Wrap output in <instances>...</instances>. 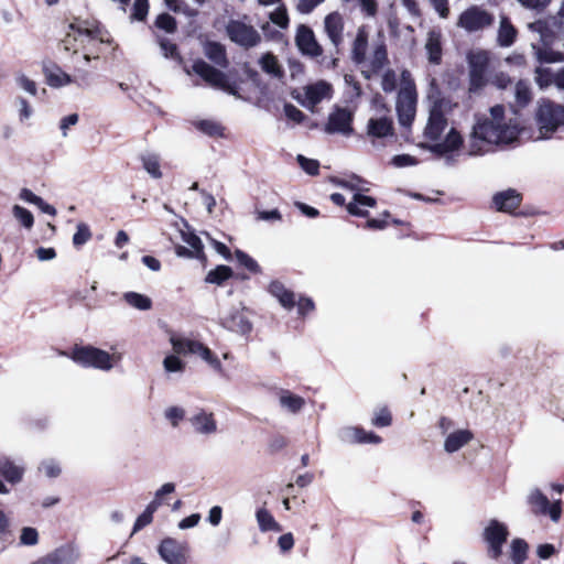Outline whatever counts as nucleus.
Returning <instances> with one entry per match:
<instances>
[{"label": "nucleus", "mask_w": 564, "mask_h": 564, "mask_svg": "<svg viewBox=\"0 0 564 564\" xmlns=\"http://www.w3.org/2000/svg\"><path fill=\"white\" fill-rule=\"evenodd\" d=\"M17 85L23 89L24 91L29 93L32 96H35L37 93V86L36 83L32 79H30L24 74H20L15 77Z\"/></svg>", "instance_id": "nucleus-60"}, {"label": "nucleus", "mask_w": 564, "mask_h": 564, "mask_svg": "<svg viewBox=\"0 0 564 564\" xmlns=\"http://www.w3.org/2000/svg\"><path fill=\"white\" fill-rule=\"evenodd\" d=\"M170 341L173 346V350L178 355L193 354L194 345L197 344L196 340L176 337V336H172Z\"/></svg>", "instance_id": "nucleus-47"}, {"label": "nucleus", "mask_w": 564, "mask_h": 564, "mask_svg": "<svg viewBox=\"0 0 564 564\" xmlns=\"http://www.w3.org/2000/svg\"><path fill=\"white\" fill-rule=\"evenodd\" d=\"M490 57L487 51L476 50L467 54L470 91H477L486 85V73Z\"/></svg>", "instance_id": "nucleus-8"}, {"label": "nucleus", "mask_w": 564, "mask_h": 564, "mask_svg": "<svg viewBox=\"0 0 564 564\" xmlns=\"http://www.w3.org/2000/svg\"><path fill=\"white\" fill-rule=\"evenodd\" d=\"M529 28L538 33L539 42L532 43V50L536 59L541 63H561L564 62V54L552 50L553 34L550 32L544 21H535Z\"/></svg>", "instance_id": "nucleus-6"}, {"label": "nucleus", "mask_w": 564, "mask_h": 564, "mask_svg": "<svg viewBox=\"0 0 564 564\" xmlns=\"http://www.w3.org/2000/svg\"><path fill=\"white\" fill-rule=\"evenodd\" d=\"M235 254H236L237 261L241 265H243L246 269H248L251 272H258L259 271L258 263L251 257H249L247 253H245L241 250H237Z\"/></svg>", "instance_id": "nucleus-64"}, {"label": "nucleus", "mask_w": 564, "mask_h": 564, "mask_svg": "<svg viewBox=\"0 0 564 564\" xmlns=\"http://www.w3.org/2000/svg\"><path fill=\"white\" fill-rule=\"evenodd\" d=\"M474 438L471 431L467 429L455 430L448 433L444 441V451L448 454L458 452Z\"/></svg>", "instance_id": "nucleus-23"}, {"label": "nucleus", "mask_w": 564, "mask_h": 564, "mask_svg": "<svg viewBox=\"0 0 564 564\" xmlns=\"http://www.w3.org/2000/svg\"><path fill=\"white\" fill-rule=\"evenodd\" d=\"M12 215L25 229L30 230L33 227L34 217L26 208L20 205H13Z\"/></svg>", "instance_id": "nucleus-46"}, {"label": "nucleus", "mask_w": 564, "mask_h": 564, "mask_svg": "<svg viewBox=\"0 0 564 564\" xmlns=\"http://www.w3.org/2000/svg\"><path fill=\"white\" fill-rule=\"evenodd\" d=\"M39 469L50 478H55L61 474V467L54 459H45L41 463Z\"/></svg>", "instance_id": "nucleus-58"}, {"label": "nucleus", "mask_w": 564, "mask_h": 564, "mask_svg": "<svg viewBox=\"0 0 564 564\" xmlns=\"http://www.w3.org/2000/svg\"><path fill=\"white\" fill-rule=\"evenodd\" d=\"M226 31L232 42L246 48L256 46L261 40L259 32L252 25L240 20H230Z\"/></svg>", "instance_id": "nucleus-12"}, {"label": "nucleus", "mask_w": 564, "mask_h": 564, "mask_svg": "<svg viewBox=\"0 0 564 564\" xmlns=\"http://www.w3.org/2000/svg\"><path fill=\"white\" fill-rule=\"evenodd\" d=\"M155 25L167 33H174L176 30V21L169 13L160 14L155 20Z\"/></svg>", "instance_id": "nucleus-56"}, {"label": "nucleus", "mask_w": 564, "mask_h": 564, "mask_svg": "<svg viewBox=\"0 0 564 564\" xmlns=\"http://www.w3.org/2000/svg\"><path fill=\"white\" fill-rule=\"evenodd\" d=\"M449 102L445 99L437 98L432 101L429 111V118L423 131L424 139L429 142L423 148L431 152L446 155L460 149L463 138L455 128H448L445 110Z\"/></svg>", "instance_id": "nucleus-2"}, {"label": "nucleus", "mask_w": 564, "mask_h": 564, "mask_svg": "<svg viewBox=\"0 0 564 564\" xmlns=\"http://www.w3.org/2000/svg\"><path fill=\"white\" fill-rule=\"evenodd\" d=\"M514 96L518 105L524 107L531 100L529 84L524 80H519L514 87Z\"/></svg>", "instance_id": "nucleus-50"}, {"label": "nucleus", "mask_w": 564, "mask_h": 564, "mask_svg": "<svg viewBox=\"0 0 564 564\" xmlns=\"http://www.w3.org/2000/svg\"><path fill=\"white\" fill-rule=\"evenodd\" d=\"M555 73L547 67H538L535 69V83L541 89L555 85Z\"/></svg>", "instance_id": "nucleus-45"}, {"label": "nucleus", "mask_w": 564, "mask_h": 564, "mask_svg": "<svg viewBox=\"0 0 564 564\" xmlns=\"http://www.w3.org/2000/svg\"><path fill=\"white\" fill-rule=\"evenodd\" d=\"M158 41L164 57L181 61L177 46L174 43L166 37H159Z\"/></svg>", "instance_id": "nucleus-53"}, {"label": "nucleus", "mask_w": 564, "mask_h": 564, "mask_svg": "<svg viewBox=\"0 0 564 564\" xmlns=\"http://www.w3.org/2000/svg\"><path fill=\"white\" fill-rule=\"evenodd\" d=\"M72 359L84 367L109 371L121 361L122 355L120 352L109 354L93 346H84L73 350Z\"/></svg>", "instance_id": "nucleus-5"}, {"label": "nucleus", "mask_w": 564, "mask_h": 564, "mask_svg": "<svg viewBox=\"0 0 564 564\" xmlns=\"http://www.w3.org/2000/svg\"><path fill=\"white\" fill-rule=\"evenodd\" d=\"M270 20L278 26L285 29L289 25V15L286 8L281 6L270 13Z\"/></svg>", "instance_id": "nucleus-57"}, {"label": "nucleus", "mask_w": 564, "mask_h": 564, "mask_svg": "<svg viewBox=\"0 0 564 564\" xmlns=\"http://www.w3.org/2000/svg\"><path fill=\"white\" fill-rule=\"evenodd\" d=\"M91 239V231L87 224L78 223L76 226V232L73 236V245L75 247H82Z\"/></svg>", "instance_id": "nucleus-51"}, {"label": "nucleus", "mask_w": 564, "mask_h": 564, "mask_svg": "<svg viewBox=\"0 0 564 564\" xmlns=\"http://www.w3.org/2000/svg\"><path fill=\"white\" fill-rule=\"evenodd\" d=\"M332 87L326 82H317L304 88V98L301 100L303 107L313 110L322 100L330 98Z\"/></svg>", "instance_id": "nucleus-17"}, {"label": "nucleus", "mask_w": 564, "mask_h": 564, "mask_svg": "<svg viewBox=\"0 0 564 564\" xmlns=\"http://www.w3.org/2000/svg\"><path fill=\"white\" fill-rule=\"evenodd\" d=\"M344 17L339 12L335 11L325 17L324 31L330 43L337 50L344 42Z\"/></svg>", "instance_id": "nucleus-16"}, {"label": "nucleus", "mask_w": 564, "mask_h": 564, "mask_svg": "<svg viewBox=\"0 0 564 564\" xmlns=\"http://www.w3.org/2000/svg\"><path fill=\"white\" fill-rule=\"evenodd\" d=\"M256 519L261 532H281L282 527L278 523L274 517L265 508H260L256 512Z\"/></svg>", "instance_id": "nucleus-35"}, {"label": "nucleus", "mask_w": 564, "mask_h": 564, "mask_svg": "<svg viewBox=\"0 0 564 564\" xmlns=\"http://www.w3.org/2000/svg\"><path fill=\"white\" fill-rule=\"evenodd\" d=\"M165 419L172 424V426H178L180 422L185 417V410L181 406H170L164 412Z\"/></svg>", "instance_id": "nucleus-55"}, {"label": "nucleus", "mask_w": 564, "mask_h": 564, "mask_svg": "<svg viewBox=\"0 0 564 564\" xmlns=\"http://www.w3.org/2000/svg\"><path fill=\"white\" fill-rule=\"evenodd\" d=\"M196 129L208 137H220L223 135V127L213 120H200L195 122Z\"/></svg>", "instance_id": "nucleus-49"}, {"label": "nucleus", "mask_w": 564, "mask_h": 564, "mask_svg": "<svg viewBox=\"0 0 564 564\" xmlns=\"http://www.w3.org/2000/svg\"><path fill=\"white\" fill-rule=\"evenodd\" d=\"M269 292L274 297H276L280 304L286 310H291L294 307V293L285 289V286L281 282L273 281L269 286Z\"/></svg>", "instance_id": "nucleus-33"}, {"label": "nucleus", "mask_w": 564, "mask_h": 564, "mask_svg": "<svg viewBox=\"0 0 564 564\" xmlns=\"http://www.w3.org/2000/svg\"><path fill=\"white\" fill-rule=\"evenodd\" d=\"M123 300L127 304L140 311H148L152 306V301L150 297L137 292L124 293Z\"/></svg>", "instance_id": "nucleus-42"}, {"label": "nucleus", "mask_w": 564, "mask_h": 564, "mask_svg": "<svg viewBox=\"0 0 564 564\" xmlns=\"http://www.w3.org/2000/svg\"><path fill=\"white\" fill-rule=\"evenodd\" d=\"M295 42L299 50L305 55L317 57L323 54V48L316 41L314 32L304 24L297 28Z\"/></svg>", "instance_id": "nucleus-15"}, {"label": "nucleus", "mask_w": 564, "mask_h": 564, "mask_svg": "<svg viewBox=\"0 0 564 564\" xmlns=\"http://www.w3.org/2000/svg\"><path fill=\"white\" fill-rule=\"evenodd\" d=\"M0 474L8 482L18 484L23 478L24 467L8 457H3L0 458Z\"/></svg>", "instance_id": "nucleus-29"}, {"label": "nucleus", "mask_w": 564, "mask_h": 564, "mask_svg": "<svg viewBox=\"0 0 564 564\" xmlns=\"http://www.w3.org/2000/svg\"><path fill=\"white\" fill-rule=\"evenodd\" d=\"M69 32L66 34L63 40L64 48L66 51L74 50L76 52L77 47L75 42L80 41L83 43L85 39L94 40L101 37V30L99 23L96 20H83L76 19L73 23L69 24Z\"/></svg>", "instance_id": "nucleus-7"}, {"label": "nucleus", "mask_w": 564, "mask_h": 564, "mask_svg": "<svg viewBox=\"0 0 564 564\" xmlns=\"http://www.w3.org/2000/svg\"><path fill=\"white\" fill-rule=\"evenodd\" d=\"M158 553L166 564H186L188 546L185 542L165 538L160 542Z\"/></svg>", "instance_id": "nucleus-13"}, {"label": "nucleus", "mask_w": 564, "mask_h": 564, "mask_svg": "<svg viewBox=\"0 0 564 564\" xmlns=\"http://www.w3.org/2000/svg\"><path fill=\"white\" fill-rule=\"evenodd\" d=\"M520 127L517 119L506 117L503 106L496 105L488 113L476 115L468 135L466 150L468 155H484L498 145H508L517 141Z\"/></svg>", "instance_id": "nucleus-1"}, {"label": "nucleus", "mask_w": 564, "mask_h": 564, "mask_svg": "<svg viewBox=\"0 0 564 564\" xmlns=\"http://www.w3.org/2000/svg\"><path fill=\"white\" fill-rule=\"evenodd\" d=\"M14 105L17 107L18 115H19V120L21 122H24V121L29 120L32 117L33 109H32V107L30 106V104L28 102V100L25 98L17 97L15 100H14Z\"/></svg>", "instance_id": "nucleus-54"}, {"label": "nucleus", "mask_w": 564, "mask_h": 564, "mask_svg": "<svg viewBox=\"0 0 564 564\" xmlns=\"http://www.w3.org/2000/svg\"><path fill=\"white\" fill-rule=\"evenodd\" d=\"M221 325L235 333L247 334L251 330L250 322L239 311H234L221 317Z\"/></svg>", "instance_id": "nucleus-26"}, {"label": "nucleus", "mask_w": 564, "mask_h": 564, "mask_svg": "<svg viewBox=\"0 0 564 564\" xmlns=\"http://www.w3.org/2000/svg\"><path fill=\"white\" fill-rule=\"evenodd\" d=\"M368 33L364 26H360L351 45V59L358 65L366 63Z\"/></svg>", "instance_id": "nucleus-28"}, {"label": "nucleus", "mask_w": 564, "mask_h": 564, "mask_svg": "<svg viewBox=\"0 0 564 564\" xmlns=\"http://www.w3.org/2000/svg\"><path fill=\"white\" fill-rule=\"evenodd\" d=\"M195 433L199 435H212L217 432V422L214 413L199 409L188 419Z\"/></svg>", "instance_id": "nucleus-20"}, {"label": "nucleus", "mask_w": 564, "mask_h": 564, "mask_svg": "<svg viewBox=\"0 0 564 564\" xmlns=\"http://www.w3.org/2000/svg\"><path fill=\"white\" fill-rule=\"evenodd\" d=\"M163 367L167 372H181L185 365L178 357L171 355L164 358Z\"/></svg>", "instance_id": "nucleus-62"}, {"label": "nucleus", "mask_w": 564, "mask_h": 564, "mask_svg": "<svg viewBox=\"0 0 564 564\" xmlns=\"http://www.w3.org/2000/svg\"><path fill=\"white\" fill-rule=\"evenodd\" d=\"M509 535L506 524L491 520L484 531V538L487 543H505Z\"/></svg>", "instance_id": "nucleus-31"}, {"label": "nucleus", "mask_w": 564, "mask_h": 564, "mask_svg": "<svg viewBox=\"0 0 564 564\" xmlns=\"http://www.w3.org/2000/svg\"><path fill=\"white\" fill-rule=\"evenodd\" d=\"M300 166L310 175H316L318 173L319 163L316 160L307 159L302 154L296 158Z\"/></svg>", "instance_id": "nucleus-61"}, {"label": "nucleus", "mask_w": 564, "mask_h": 564, "mask_svg": "<svg viewBox=\"0 0 564 564\" xmlns=\"http://www.w3.org/2000/svg\"><path fill=\"white\" fill-rule=\"evenodd\" d=\"M204 54L213 63L220 67H227L228 61L225 47L217 42H206L204 45Z\"/></svg>", "instance_id": "nucleus-34"}, {"label": "nucleus", "mask_w": 564, "mask_h": 564, "mask_svg": "<svg viewBox=\"0 0 564 564\" xmlns=\"http://www.w3.org/2000/svg\"><path fill=\"white\" fill-rule=\"evenodd\" d=\"M528 503L532 507L533 513L546 514L550 501L540 489H533L528 496Z\"/></svg>", "instance_id": "nucleus-38"}, {"label": "nucleus", "mask_w": 564, "mask_h": 564, "mask_svg": "<svg viewBox=\"0 0 564 564\" xmlns=\"http://www.w3.org/2000/svg\"><path fill=\"white\" fill-rule=\"evenodd\" d=\"M149 10L148 0H134L131 19L142 21L145 19Z\"/></svg>", "instance_id": "nucleus-63"}, {"label": "nucleus", "mask_w": 564, "mask_h": 564, "mask_svg": "<svg viewBox=\"0 0 564 564\" xmlns=\"http://www.w3.org/2000/svg\"><path fill=\"white\" fill-rule=\"evenodd\" d=\"M193 354L197 355L199 358H202L205 362H207L216 371L220 372L223 370L221 362L217 358V356L202 343L197 341V344L194 345Z\"/></svg>", "instance_id": "nucleus-39"}, {"label": "nucleus", "mask_w": 564, "mask_h": 564, "mask_svg": "<svg viewBox=\"0 0 564 564\" xmlns=\"http://www.w3.org/2000/svg\"><path fill=\"white\" fill-rule=\"evenodd\" d=\"M429 61L440 64L442 59V34L438 31H430L425 42Z\"/></svg>", "instance_id": "nucleus-30"}, {"label": "nucleus", "mask_w": 564, "mask_h": 564, "mask_svg": "<svg viewBox=\"0 0 564 564\" xmlns=\"http://www.w3.org/2000/svg\"><path fill=\"white\" fill-rule=\"evenodd\" d=\"M181 238L188 247L176 246L175 252L178 257L204 259L203 243L198 236L189 230H181Z\"/></svg>", "instance_id": "nucleus-18"}, {"label": "nucleus", "mask_w": 564, "mask_h": 564, "mask_svg": "<svg viewBox=\"0 0 564 564\" xmlns=\"http://www.w3.org/2000/svg\"><path fill=\"white\" fill-rule=\"evenodd\" d=\"M388 53L383 36L379 34L378 40L372 45V51L369 58L366 57V63H361V74L366 79H371L379 75L388 65Z\"/></svg>", "instance_id": "nucleus-11"}, {"label": "nucleus", "mask_w": 564, "mask_h": 564, "mask_svg": "<svg viewBox=\"0 0 564 564\" xmlns=\"http://www.w3.org/2000/svg\"><path fill=\"white\" fill-rule=\"evenodd\" d=\"M534 123L536 140L551 139L564 126V106L547 98L540 99L534 113Z\"/></svg>", "instance_id": "nucleus-3"}, {"label": "nucleus", "mask_w": 564, "mask_h": 564, "mask_svg": "<svg viewBox=\"0 0 564 564\" xmlns=\"http://www.w3.org/2000/svg\"><path fill=\"white\" fill-rule=\"evenodd\" d=\"M529 551L528 543L520 538L513 539L510 544V556L513 564H523Z\"/></svg>", "instance_id": "nucleus-40"}, {"label": "nucleus", "mask_w": 564, "mask_h": 564, "mask_svg": "<svg viewBox=\"0 0 564 564\" xmlns=\"http://www.w3.org/2000/svg\"><path fill=\"white\" fill-rule=\"evenodd\" d=\"M380 86L387 94L393 93L398 85L397 74L391 68H384L380 74Z\"/></svg>", "instance_id": "nucleus-48"}, {"label": "nucleus", "mask_w": 564, "mask_h": 564, "mask_svg": "<svg viewBox=\"0 0 564 564\" xmlns=\"http://www.w3.org/2000/svg\"><path fill=\"white\" fill-rule=\"evenodd\" d=\"M375 206L376 199L373 197L361 193H355L352 200L346 206V208L350 215L366 217L368 215L366 208H373Z\"/></svg>", "instance_id": "nucleus-27"}, {"label": "nucleus", "mask_w": 564, "mask_h": 564, "mask_svg": "<svg viewBox=\"0 0 564 564\" xmlns=\"http://www.w3.org/2000/svg\"><path fill=\"white\" fill-rule=\"evenodd\" d=\"M352 113L346 109L336 107L328 116L325 131L330 134L350 135L352 133Z\"/></svg>", "instance_id": "nucleus-14"}, {"label": "nucleus", "mask_w": 564, "mask_h": 564, "mask_svg": "<svg viewBox=\"0 0 564 564\" xmlns=\"http://www.w3.org/2000/svg\"><path fill=\"white\" fill-rule=\"evenodd\" d=\"M43 73L47 85L53 88H61L74 82L70 75L53 63L45 64L43 66Z\"/></svg>", "instance_id": "nucleus-24"}, {"label": "nucleus", "mask_w": 564, "mask_h": 564, "mask_svg": "<svg viewBox=\"0 0 564 564\" xmlns=\"http://www.w3.org/2000/svg\"><path fill=\"white\" fill-rule=\"evenodd\" d=\"M140 161L142 167L152 178L159 180L162 177L161 160L158 154L151 152L143 153L140 155Z\"/></svg>", "instance_id": "nucleus-36"}, {"label": "nucleus", "mask_w": 564, "mask_h": 564, "mask_svg": "<svg viewBox=\"0 0 564 564\" xmlns=\"http://www.w3.org/2000/svg\"><path fill=\"white\" fill-rule=\"evenodd\" d=\"M417 93L415 83L409 70L404 69L400 76V89L397 97V113L402 127H410L416 113Z\"/></svg>", "instance_id": "nucleus-4"}, {"label": "nucleus", "mask_w": 564, "mask_h": 564, "mask_svg": "<svg viewBox=\"0 0 564 564\" xmlns=\"http://www.w3.org/2000/svg\"><path fill=\"white\" fill-rule=\"evenodd\" d=\"M494 22L492 13L479 6H470L459 14L457 26L468 33H476L490 28Z\"/></svg>", "instance_id": "nucleus-9"}, {"label": "nucleus", "mask_w": 564, "mask_h": 564, "mask_svg": "<svg viewBox=\"0 0 564 564\" xmlns=\"http://www.w3.org/2000/svg\"><path fill=\"white\" fill-rule=\"evenodd\" d=\"M54 564H74L78 556V550L72 544L63 545L48 554Z\"/></svg>", "instance_id": "nucleus-32"}, {"label": "nucleus", "mask_w": 564, "mask_h": 564, "mask_svg": "<svg viewBox=\"0 0 564 564\" xmlns=\"http://www.w3.org/2000/svg\"><path fill=\"white\" fill-rule=\"evenodd\" d=\"M339 438L344 443L348 444H379L382 441V438L379 435L372 432H367L364 429L357 426H347L341 429L339 431Z\"/></svg>", "instance_id": "nucleus-19"}, {"label": "nucleus", "mask_w": 564, "mask_h": 564, "mask_svg": "<svg viewBox=\"0 0 564 564\" xmlns=\"http://www.w3.org/2000/svg\"><path fill=\"white\" fill-rule=\"evenodd\" d=\"M520 203L521 195L514 189H507L494 196V204L499 212L511 213Z\"/></svg>", "instance_id": "nucleus-25"}, {"label": "nucleus", "mask_w": 564, "mask_h": 564, "mask_svg": "<svg viewBox=\"0 0 564 564\" xmlns=\"http://www.w3.org/2000/svg\"><path fill=\"white\" fill-rule=\"evenodd\" d=\"M19 543L24 546H33L39 543V532L35 528L23 527L21 529Z\"/></svg>", "instance_id": "nucleus-52"}, {"label": "nucleus", "mask_w": 564, "mask_h": 564, "mask_svg": "<svg viewBox=\"0 0 564 564\" xmlns=\"http://www.w3.org/2000/svg\"><path fill=\"white\" fill-rule=\"evenodd\" d=\"M278 401L280 408L290 414H299L306 404L304 398L286 389L278 392Z\"/></svg>", "instance_id": "nucleus-22"}, {"label": "nucleus", "mask_w": 564, "mask_h": 564, "mask_svg": "<svg viewBox=\"0 0 564 564\" xmlns=\"http://www.w3.org/2000/svg\"><path fill=\"white\" fill-rule=\"evenodd\" d=\"M158 510V503L156 502H150L144 511L137 518L132 534L138 532L139 530L143 529L148 524H150L153 520V513Z\"/></svg>", "instance_id": "nucleus-44"}, {"label": "nucleus", "mask_w": 564, "mask_h": 564, "mask_svg": "<svg viewBox=\"0 0 564 564\" xmlns=\"http://www.w3.org/2000/svg\"><path fill=\"white\" fill-rule=\"evenodd\" d=\"M260 66L263 72L273 77L281 78L283 76V70L276 57L271 53H267L260 58Z\"/></svg>", "instance_id": "nucleus-41"}, {"label": "nucleus", "mask_w": 564, "mask_h": 564, "mask_svg": "<svg viewBox=\"0 0 564 564\" xmlns=\"http://www.w3.org/2000/svg\"><path fill=\"white\" fill-rule=\"evenodd\" d=\"M386 111L382 115L371 117L367 124L368 134L375 138H386L393 134V121L388 109L382 106Z\"/></svg>", "instance_id": "nucleus-21"}, {"label": "nucleus", "mask_w": 564, "mask_h": 564, "mask_svg": "<svg viewBox=\"0 0 564 564\" xmlns=\"http://www.w3.org/2000/svg\"><path fill=\"white\" fill-rule=\"evenodd\" d=\"M517 36V30L507 17H501L498 30V43L500 46H510Z\"/></svg>", "instance_id": "nucleus-37"}, {"label": "nucleus", "mask_w": 564, "mask_h": 564, "mask_svg": "<svg viewBox=\"0 0 564 564\" xmlns=\"http://www.w3.org/2000/svg\"><path fill=\"white\" fill-rule=\"evenodd\" d=\"M392 422L391 413L387 408H381L376 411L375 416L372 419V424L379 427L389 426Z\"/></svg>", "instance_id": "nucleus-59"}, {"label": "nucleus", "mask_w": 564, "mask_h": 564, "mask_svg": "<svg viewBox=\"0 0 564 564\" xmlns=\"http://www.w3.org/2000/svg\"><path fill=\"white\" fill-rule=\"evenodd\" d=\"M231 275H232V270L229 267L218 265L214 270H210L207 273L205 281L207 283L221 285L226 280L231 278Z\"/></svg>", "instance_id": "nucleus-43"}, {"label": "nucleus", "mask_w": 564, "mask_h": 564, "mask_svg": "<svg viewBox=\"0 0 564 564\" xmlns=\"http://www.w3.org/2000/svg\"><path fill=\"white\" fill-rule=\"evenodd\" d=\"M192 72L202 77L209 86L221 89L234 96L237 95L235 86L228 82L227 76L205 61H195L192 65Z\"/></svg>", "instance_id": "nucleus-10"}]
</instances>
